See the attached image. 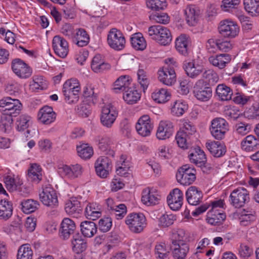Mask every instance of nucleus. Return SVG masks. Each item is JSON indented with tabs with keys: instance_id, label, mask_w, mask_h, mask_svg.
<instances>
[{
	"instance_id": "13",
	"label": "nucleus",
	"mask_w": 259,
	"mask_h": 259,
	"mask_svg": "<svg viewBox=\"0 0 259 259\" xmlns=\"http://www.w3.org/2000/svg\"><path fill=\"white\" fill-rule=\"evenodd\" d=\"M11 66L13 72L20 78H27L31 75V69L20 59H14Z\"/></svg>"
},
{
	"instance_id": "29",
	"label": "nucleus",
	"mask_w": 259,
	"mask_h": 259,
	"mask_svg": "<svg viewBox=\"0 0 259 259\" xmlns=\"http://www.w3.org/2000/svg\"><path fill=\"white\" fill-rule=\"evenodd\" d=\"M226 219V214L222 210H210L207 213V223L212 225H219Z\"/></svg>"
},
{
	"instance_id": "15",
	"label": "nucleus",
	"mask_w": 259,
	"mask_h": 259,
	"mask_svg": "<svg viewBox=\"0 0 259 259\" xmlns=\"http://www.w3.org/2000/svg\"><path fill=\"white\" fill-rule=\"evenodd\" d=\"M158 79L163 84L172 85L176 81V75L175 70L170 66L163 67L158 71Z\"/></svg>"
},
{
	"instance_id": "62",
	"label": "nucleus",
	"mask_w": 259,
	"mask_h": 259,
	"mask_svg": "<svg viewBox=\"0 0 259 259\" xmlns=\"http://www.w3.org/2000/svg\"><path fill=\"white\" fill-rule=\"evenodd\" d=\"M5 183L7 189L10 191H14L20 189L19 186H20L21 184H16L15 180L12 178L11 176H7L5 178Z\"/></svg>"
},
{
	"instance_id": "47",
	"label": "nucleus",
	"mask_w": 259,
	"mask_h": 259,
	"mask_svg": "<svg viewBox=\"0 0 259 259\" xmlns=\"http://www.w3.org/2000/svg\"><path fill=\"white\" fill-rule=\"evenodd\" d=\"M33 251L29 245L26 244L21 245L17 252V259H32Z\"/></svg>"
},
{
	"instance_id": "59",
	"label": "nucleus",
	"mask_w": 259,
	"mask_h": 259,
	"mask_svg": "<svg viewBox=\"0 0 259 259\" xmlns=\"http://www.w3.org/2000/svg\"><path fill=\"white\" fill-rule=\"evenodd\" d=\"M66 101L68 104H75L79 100V93L72 91H63Z\"/></svg>"
},
{
	"instance_id": "20",
	"label": "nucleus",
	"mask_w": 259,
	"mask_h": 259,
	"mask_svg": "<svg viewBox=\"0 0 259 259\" xmlns=\"http://www.w3.org/2000/svg\"><path fill=\"white\" fill-rule=\"evenodd\" d=\"M75 230L76 226L74 221L69 218H65L61 224L60 237L63 240H67L70 235L73 236L76 233Z\"/></svg>"
},
{
	"instance_id": "33",
	"label": "nucleus",
	"mask_w": 259,
	"mask_h": 259,
	"mask_svg": "<svg viewBox=\"0 0 259 259\" xmlns=\"http://www.w3.org/2000/svg\"><path fill=\"white\" fill-rule=\"evenodd\" d=\"M12 203L7 200H0V220L6 221L10 218L13 213Z\"/></svg>"
},
{
	"instance_id": "25",
	"label": "nucleus",
	"mask_w": 259,
	"mask_h": 259,
	"mask_svg": "<svg viewBox=\"0 0 259 259\" xmlns=\"http://www.w3.org/2000/svg\"><path fill=\"white\" fill-rule=\"evenodd\" d=\"M161 196L155 190H151L147 188L143 190L141 200L147 205H156L159 203Z\"/></svg>"
},
{
	"instance_id": "17",
	"label": "nucleus",
	"mask_w": 259,
	"mask_h": 259,
	"mask_svg": "<svg viewBox=\"0 0 259 259\" xmlns=\"http://www.w3.org/2000/svg\"><path fill=\"white\" fill-rule=\"evenodd\" d=\"M53 48L55 54L59 57L64 58L68 53V44L67 41L59 35L54 37L52 41Z\"/></svg>"
},
{
	"instance_id": "46",
	"label": "nucleus",
	"mask_w": 259,
	"mask_h": 259,
	"mask_svg": "<svg viewBox=\"0 0 259 259\" xmlns=\"http://www.w3.org/2000/svg\"><path fill=\"white\" fill-rule=\"evenodd\" d=\"M78 155L84 159H90L94 154L92 147L88 144H82L76 147Z\"/></svg>"
},
{
	"instance_id": "2",
	"label": "nucleus",
	"mask_w": 259,
	"mask_h": 259,
	"mask_svg": "<svg viewBox=\"0 0 259 259\" xmlns=\"http://www.w3.org/2000/svg\"><path fill=\"white\" fill-rule=\"evenodd\" d=\"M149 35L160 44L166 46L170 44L172 36L169 30L162 25H153L148 29Z\"/></svg>"
},
{
	"instance_id": "48",
	"label": "nucleus",
	"mask_w": 259,
	"mask_h": 259,
	"mask_svg": "<svg viewBox=\"0 0 259 259\" xmlns=\"http://www.w3.org/2000/svg\"><path fill=\"white\" fill-rule=\"evenodd\" d=\"M111 141L109 138L107 137H102L99 139L98 146L99 149L106 154L113 156L114 152L111 150Z\"/></svg>"
},
{
	"instance_id": "23",
	"label": "nucleus",
	"mask_w": 259,
	"mask_h": 259,
	"mask_svg": "<svg viewBox=\"0 0 259 259\" xmlns=\"http://www.w3.org/2000/svg\"><path fill=\"white\" fill-rule=\"evenodd\" d=\"M186 197L188 202L192 205H197L202 201V192L197 187L190 186L186 192Z\"/></svg>"
},
{
	"instance_id": "61",
	"label": "nucleus",
	"mask_w": 259,
	"mask_h": 259,
	"mask_svg": "<svg viewBox=\"0 0 259 259\" xmlns=\"http://www.w3.org/2000/svg\"><path fill=\"white\" fill-rule=\"evenodd\" d=\"M149 18L151 20H154L156 22L162 24H167L169 21V17L166 13L159 14L156 13L151 15Z\"/></svg>"
},
{
	"instance_id": "18",
	"label": "nucleus",
	"mask_w": 259,
	"mask_h": 259,
	"mask_svg": "<svg viewBox=\"0 0 259 259\" xmlns=\"http://www.w3.org/2000/svg\"><path fill=\"white\" fill-rule=\"evenodd\" d=\"M153 127L150 118L147 115L141 116L136 125L137 132L143 137L149 136L153 129Z\"/></svg>"
},
{
	"instance_id": "56",
	"label": "nucleus",
	"mask_w": 259,
	"mask_h": 259,
	"mask_svg": "<svg viewBox=\"0 0 259 259\" xmlns=\"http://www.w3.org/2000/svg\"><path fill=\"white\" fill-rule=\"evenodd\" d=\"M138 80L143 90L145 91L148 87L149 80L147 77L146 72L142 69H139L137 72Z\"/></svg>"
},
{
	"instance_id": "35",
	"label": "nucleus",
	"mask_w": 259,
	"mask_h": 259,
	"mask_svg": "<svg viewBox=\"0 0 259 259\" xmlns=\"http://www.w3.org/2000/svg\"><path fill=\"white\" fill-rule=\"evenodd\" d=\"M131 85L132 81L129 79L128 76H121L114 82L113 90L116 93L124 92L131 87Z\"/></svg>"
},
{
	"instance_id": "16",
	"label": "nucleus",
	"mask_w": 259,
	"mask_h": 259,
	"mask_svg": "<svg viewBox=\"0 0 259 259\" xmlns=\"http://www.w3.org/2000/svg\"><path fill=\"white\" fill-rule=\"evenodd\" d=\"M111 162L105 156L100 157L95 163V168L97 175L102 178H105L109 175L111 169Z\"/></svg>"
},
{
	"instance_id": "53",
	"label": "nucleus",
	"mask_w": 259,
	"mask_h": 259,
	"mask_svg": "<svg viewBox=\"0 0 259 259\" xmlns=\"http://www.w3.org/2000/svg\"><path fill=\"white\" fill-rule=\"evenodd\" d=\"M46 83L41 76H34L30 82V87L33 91L38 90H42L46 88Z\"/></svg>"
},
{
	"instance_id": "55",
	"label": "nucleus",
	"mask_w": 259,
	"mask_h": 259,
	"mask_svg": "<svg viewBox=\"0 0 259 259\" xmlns=\"http://www.w3.org/2000/svg\"><path fill=\"white\" fill-rule=\"evenodd\" d=\"M85 214L87 218L95 220L100 217L101 212L94 207L93 204H89L85 207Z\"/></svg>"
},
{
	"instance_id": "21",
	"label": "nucleus",
	"mask_w": 259,
	"mask_h": 259,
	"mask_svg": "<svg viewBox=\"0 0 259 259\" xmlns=\"http://www.w3.org/2000/svg\"><path fill=\"white\" fill-rule=\"evenodd\" d=\"M173 132L172 123L169 120H162L159 124L156 135L159 140H165L169 138Z\"/></svg>"
},
{
	"instance_id": "11",
	"label": "nucleus",
	"mask_w": 259,
	"mask_h": 259,
	"mask_svg": "<svg viewBox=\"0 0 259 259\" xmlns=\"http://www.w3.org/2000/svg\"><path fill=\"white\" fill-rule=\"evenodd\" d=\"M218 29L222 36L228 38L236 37L239 32V27L237 23L228 19L222 21Z\"/></svg>"
},
{
	"instance_id": "39",
	"label": "nucleus",
	"mask_w": 259,
	"mask_h": 259,
	"mask_svg": "<svg viewBox=\"0 0 259 259\" xmlns=\"http://www.w3.org/2000/svg\"><path fill=\"white\" fill-rule=\"evenodd\" d=\"M80 227L81 233L85 237H91L97 231L96 225L92 221H84L80 224Z\"/></svg>"
},
{
	"instance_id": "54",
	"label": "nucleus",
	"mask_w": 259,
	"mask_h": 259,
	"mask_svg": "<svg viewBox=\"0 0 259 259\" xmlns=\"http://www.w3.org/2000/svg\"><path fill=\"white\" fill-rule=\"evenodd\" d=\"M187 105L181 101H176L171 109L172 114L177 116L182 115L187 109Z\"/></svg>"
},
{
	"instance_id": "6",
	"label": "nucleus",
	"mask_w": 259,
	"mask_h": 259,
	"mask_svg": "<svg viewBox=\"0 0 259 259\" xmlns=\"http://www.w3.org/2000/svg\"><path fill=\"white\" fill-rule=\"evenodd\" d=\"M209 131L211 136L216 140H221L224 138L229 131V124L224 118L216 117L211 121Z\"/></svg>"
},
{
	"instance_id": "10",
	"label": "nucleus",
	"mask_w": 259,
	"mask_h": 259,
	"mask_svg": "<svg viewBox=\"0 0 259 259\" xmlns=\"http://www.w3.org/2000/svg\"><path fill=\"white\" fill-rule=\"evenodd\" d=\"M107 42L109 46L117 51L122 50L125 44V39L122 33L116 28L110 29L107 36Z\"/></svg>"
},
{
	"instance_id": "28",
	"label": "nucleus",
	"mask_w": 259,
	"mask_h": 259,
	"mask_svg": "<svg viewBox=\"0 0 259 259\" xmlns=\"http://www.w3.org/2000/svg\"><path fill=\"white\" fill-rule=\"evenodd\" d=\"M206 146L210 153L215 157H222L226 152V147L225 144L221 142L213 141L206 143Z\"/></svg>"
},
{
	"instance_id": "8",
	"label": "nucleus",
	"mask_w": 259,
	"mask_h": 259,
	"mask_svg": "<svg viewBox=\"0 0 259 259\" xmlns=\"http://www.w3.org/2000/svg\"><path fill=\"white\" fill-rule=\"evenodd\" d=\"M249 201V192L243 187L234 190L230 195V203L236 208L243 207Z\"/></svg>"
},
{
	"instance_id": "58",
	"label": "nucleus",
	"mask_w": 259,
	"mask_h": 259,
	"mask_svg": "<svg viewBox=\"0 0 259 259\" xmlns=\"http://www.w3.org/2000/svg\"><path fill=\"white\" fill-rule=\"evenodd\" d=\"M240 3V0H223L221 8L224 11H230L236 9Z\"/></svg>"
},
{
	"instance_id": "27",
	"label": "nucleus",
	"mask_w": 259,
	"mask_h": 259,
	"mask_svg": "<svg viewBox=\"0 0 259 259\" xmlns=\"http://www.w3.org/2000/svg\"><path fill=\"white\" fill-rule=\"evenodd\" d=\"M65 210L68 214L77 217L82 212V206L76 198L72 197L65 203Z\"/></svg>"
},
{
	"instance_id": "34",
	"label": "nucleus",
	"mask_w": 259,
	"mask_h": 259,
	"mask_svg": "<svg viewBox=\"0 0 259 259\" xmlns=\"http://www.w3.org/2000/svg\"><path fill=\"white\" fill-rule=\"evenodd\" d=\"M183 67L188 76L191 78L196 77L202 72V68L200 66L195 65L193 62L185 61Z\"/></svg>"
},
{
	"instance_id": "3",
	"label": "nucleus",
	"mask_w": 259,
	"mask_h": 259,
	"mask_svg": "<svg viewBox=\"0 0 259 259\" xmlns=\"http://www.w3.org/2000/svg\"><path fill=\"white\" fill-rule=\"evenodd\" d=\"M39 196L40 201L44 205L51 208L58 206V200L56 192L50 185L42 186Z\"/></svg>"
},
{
	"instance_id": "19",
	"label": "nucleus",
	"mask_w": 259,
	"mask_h": 259,
	"mask_svg": "<svg viewBox=\"0 0 259 259\" xmlns=\"http://www.w3.org/2000/svg\"><path fill=\"white\" fill-rule=\"evenodd\" d=\"M183 200V192L178 188L172 190L167 196V202L171 209L179 210L182 206Z\"/></svg>"
},
{
	"instance_id": "7",
	"label": "nucleus",
	"mask_w": 259,
	"mask_h": 259,
	"mask_svg": "<svg viewBox=\"0 0 259 259\" xmlns=\"http://www.w3.org/2000/svg\"><path fill=\"white\" fill-rule=\"evenodd\" d=\"M146 221L143 214L133 213L126 217L125 222L131 231L139 233L146 227Z\"/></svg>"
},
{
	"instance_id": "60",
	"label": "nucleus",
	"mask_w": 259,
	"mask_h": 259,
	"mask_svg": "<svg viewBox=\"0 0 259 259\" xmlns=\"http://www.w3.org/2000/svg\"><path fill=\"white\" fill-rule=\"evenodd\" d=\"M112 224L111 218H104L99 221V229L103 232H107L111 229Z\"/></svg>"
},
{
	"instance_id": "43",
	"label": "nucleus",
	"mask_w": 259,
	"mask_h": 259,
	"mask_svg": "<svg viewBox=\"0 0 259 259\" xmlns=\"http://www.w3.org/2000/svg\"><path fill=\"white\" fill-rule=\"evenodd\" d=\"M22 211L27 214L34 212L38 209L39 203L37 200L33 199L24 200L21 202Z\"/></svg>"
},
{
	"instance_id": "32",
	"label": "nucleus",
	"mask_w": 259,
	"mask_h": 259,
	"mask_svg": "<svg viewBox=\"0 0 259 259\" xmlns=\"http://www.w3.org/2000/svg\"><path fill=\"white\" fill-rule=\"evenodd\" d=\"M241 149L246 152L254 151L259 148L258 140L254 136H246L241 143Z\"/></svg>"
},
{
	"instance_id": "4",
	"label": "nucleus",
	"mask_w": 259,
	"mask_h": 259,
	"mask_svg": "<svg viewBox=\"0 0 259 259\" xmlns=\"http://www.w3.org/2000/svg\"><path fill=\"white\" fill-rule=\"evenodd\" d=\"M193 94L197 100L201 102L209 101L212 95V90L209 83L203 79L196 81L193 87Z\"/></svg>"
},
{
	"instance_id": "24",
	"label": "nucleus",
	"mask_w": 259,
	"mask_h": 259,
	"mask_svg": "<svg viewBox=\"0 0 259 259\" xmlns=\"http://www.w3.org/2000/svg\"><path fill=\"white\" fill-rule=\"evenodd\" d=\"M37 116L40 122L50 124L56 119V114L51 107L45 106L39 110Z\"/></svg>"
},
{
	"instance_id": "9",
	"label": "nucleus",
	"mask_w": 259,
	"mask_h": 259,
	"mask_svg": "<svg viewBox=\"0 0 259 259\" xmlns=\"http://www.w3.org/2000/svg\"><path fill=\"white\" fill-rule=\"evenodd\" d=\"M189 158L191 162L201 167L204 172H208L210 169L211 167L207 163L205 154L200 147H197L194 148L192 152L189 154Z\"/></svg>"
},
{
	"instance_id": "12",
	"label": "nucleus",
	"mask_w": 259,
	"mask_h": 259,
	"mask_svg": "<svg viewBox=\"0 0 259 259\" xmlns=\"http://www.w3.org/2000/svg\"><path fill=\"white\" fill-rule=\"evenodd\" d=\"M117 115V111L111 104L106 105L102 109L100 116L101 122L104 126L110 128L115 121Z\"/></svg>"
},
{
	"instance_id": "37",
	"label": "nucleus",
	"mask_w": 259,
	"mask_h": 259,
	"mask_svg": "<svg viewBox=\"0 0 259 259\" xmlns=\"http://www.w3.org/2000/svg\"><path fill=\"white\" fill-rule=\"evenodd\" d=\"M133 48L138 51H143L146 48V42L141 33L133 34L130 38Z\"/></svg>"
},
{
	"instance_id": "57",
	"label": "nucleus",
	"mask_w": 259,
	"mask_h": 259,
	"mask_svg": "<svg viewBox=\"0 0 259 259\" xmlns=\"http://www.w3.org/2000/svg\"><path fill=\"white\" fill-rule=\"evenodd\" d=\"M125 158L124 155H121L120 157V160L117 163V167L116 168V173L118 175L121 176H125L128 174V170L130 166L126 164L125 161Z\"/></svg>"
},
{
	"instance_id": "42",
	"label": "nucleus",
	"mask_w": 259,
	"mask_h": 259,
	"mask_svg": "<svg viewBox=\"0 0 259 259\" xmlns=\"http://www.w3.org/2000/svg\"><path fill=\"white\" fill-rule=\"evenodd\" d=\"M152 99L158 103H164L169 100L170 94L167 89L161 88L157 89L152 94Z\"/></svg>"
},
{
	"instance_id": "64",
	"label": "nucleus",
	"mask_w": 259,
	"mask_h": 259,
	"mask_svg": "<svg viewBox=\"0 0 259 259\" xmlns=\"http://www.w3.org/2000/svg\"><path fill=\"white\" fill-rule=\"evenodd\" d=\"M183 132H178L176 136L178 146L183 149H187L188 148L187 144V137Z\"/></svg>"
},
{
	"instance_id": "14",
	"label": "nucleus",
	"mask_w": 259,
	"mask_h": 259,
	"mask_svg": "<svg viewBox=\"0 0 259 259\" xmlns=\"http://www.w3.org/2000/svg\"><path fill=\"white\" fill-rule=\"evenodd\" d=\"M58 173L62 177L74 179L81 175L82 167L78 164L70 166L63 165L58 168Z\"/></svg>"
},
{
	"instance_id": "36",
	"label": "nucleus",
	"mask_w": 259,
	"mask_h": 259,
	"mask_svg": "<svg viewBox=\"0 0 259 259\" xmlns=\"http://www.w3.org/2000/svg\"><path fill=\"white\" fill-rule=\"evenodd\" d=\"M176 49L182 55H188L189 40L185 34H181L176 39Z\"/></svg>"
},
{
	"instance_id": "52",
	"label": "nucleus",
	"mask_w": 259,
	"mask_h": 259,
	"mask_svg": "<svg viewBox=\"0 0 259 259\" xmlns=\"http://www.w3.org/2000/svg\"><path fill=\"white\" fill-rule=\"evenodd\" d=\"M75 93H80V86L78 81L75 78L67 80L63 84V91H72Z\"/></svg>"
},
{
	"instance_id": "30",
	"label": "nucleus",
	"mask_w": 259,
	"mask_h": 259,
	"mask_svg": "<svg viewBox=\"0 0 259 259\" xmlns=\"http://www.w3.org/2000/svg\"><path fill=\"white\" fill-rule=\"evenodd\" d=\"M208 60L212 65L219 69H223L231 61V56L228 54H221L215 56L210 57Z\"/></svg>"
},
{
	"instance_id": "49",
	"label": "nucleus",
	"mask_w": 259,
	"mask_h": 259,
	"mask_svg": "<svg viewBox=\"0 0 259 259\" xmlns=\"http://www.w3.org/2000/svg\"><path fill=\"white\" fill-rule=\"evenodd\" d=\"M245 10L249 13H259V0H244Z\"/></svg>"
},
{
	"instance_id": "51",
	"label": "nucleus",
	"mask_w": 259,
	"mask_h": 259,
	"mask_svg": "<svg viewBox=\"0 0 259 259\" xmlns=\"http://www.w3.org/2000/svg\"><path fill=\"white\" fill-rule=\"evenodd\" d=\"M146 5L148 8L156 11L163 10L167 6L166 0H147Z\"/></svg>"
},
{
	"instance_id": "50",
	"label": "nucleus",
	"mask_w": 259,
	"mask_h": 259,
	"mask_svg": "<svg viewBox=\"0 0 259 259\" xmlns=\"http://www.w3.org/2000/svg\"><path fill=\"white\" fill-rule=\"evenodd\" d=\"M176 220V215L172 213L165 212L159 218V223L161 226L166 228L172 225Z\"/></svg>"
},
{
	"instance_id": "1",
	"label": "nucleus",
	"mask_w": 259,
	"mask_h": 259,
	"mask_svg": "<svg viewBox=\"0 0 259 259\" xmlns=\"http://www.w3.org/2000/svg\"><path fill=\"white\" fill-rule=\"evenodd\" d=\"M0 107L5 108L4 111L6 114L1 118L0 127L2 131L8 132L12 128V116L16 117L20 113L22 105L19 100L7 97L0 100Z\"/></svg>"
},
{
	"instance_id": "5",
	"label": "nucleus",
	"mask_w": 259,
	"mask_h": 259,
	"mask_svg": "<svg viewBox=\"0 0 259 259\" xmlns=\"http://www.w3.org/2000/svg\"><path fill=\"white\" fill-rule=\"evenodd\" d=\"M196 175V170L194 167L185 164L178 169L176 178L181 185L188 186L195 181Z\"/></svg>"
},
{
	"instance_id": "22",
	"label": "nucleus",
	"mask_w": 259,
	"mask_h": 259,
	"mask_svg": "<svg viewBox=\"0 0 259 259\" xmlns=\"http://www.w3.org/2000/svg\"><path fill=\"white\" fill-rule=\"evenodd\" d=\"M169 250L172 251L173 256L176 259H184L189 251V247L187 244H181L176 241H172L169 244Z\"/></svg>"
},
{
	"instance_id": "41",
	"label": "nucleus",
	"mask_w": 259,
	"mask_h": 259,
	"mask_svg": "<svg viewBox=\"0 0 259 259\" xmlns=\"http://www.w3.org/2000/svg\"><path fill=\"white\" fill-rule=\"evenodd\" d=\"M215 93L220 99L223 101L231 100L233 95L231 89L224 84H219L216 88Z\"/></svg>"
},
{
	"instance_id": "44",
	"label": "nucleus",
	"mask_w": 259,
	"mask_h": 259,
	"mask_svg": "<svg viewBox=\"0 0 259 259\" xmlns=\"http://www.w3.org/2000/svg\"><path fill=\"white\" fill-rule=\"evenodd\" d=\"M76 44L80 47L86 46L90 41V37L87 31L82 28L77 29L75 37Z\"/></svg>"
},
{
	"instance_id": "63",
	"label": "nucleus",
	"mask_w": 259,
	"mask_h": 259,
	"mask_svg": "<svg viewBox=\"0 0 259 259\" xmlns=\"http://www.w3.org/2000/svg\"><path fill=\"white\" fill-rule=\"evenodd\" d=\"M169 252L163 245L158 244L155 246V253L158 255V259H167Z\"/></svg>"
},
{
	"instance_id": "45",
	"label": "nucleus",
	"mask_w": 259,
	"mask_h": 259,
	"mask_svg": "<svg viewBox=\"0 0 259 259\" xmlns=\"http://www.w3.org/2000/svg\"><path fill=\"white\" fill-rule=\"evenodd\" d=\"M123 94V98L124 101L129 104H133L137 102L140 98V95L138 91L133 89L132 87L126 89Z\"/></svg>"
},
{
	"instance_id": "38",
	"label": "nucleus",
	"mask_w": 259,
	"mask_h": 259,
	"mask_svg": "<svg viewBox=\"0 0 259 259\" xmlns=\"http://www.w3.org/2000/svg\"><path fill=\"white\" fill-rule=\"evenodd\" d=\"M28 179L36 184L42 179L41 168L36 163L32 164L28 170Z\"/></svg>"
},
{
	"instance_id": "40",
	"label": "nucleus",
	"mask_w": 259,
	"mask_h": 259,
	"mask_svg": "<svg viewBox=\"0 0 259 259\" xmlns=\"http://www.w3.org/2000/svg\"><path fill=\"white\" fill-rule=\"evenodd\" d=\"M31 117L27 114L20 115L16 122L17 130L19 132H23L27 130V134H29L30 131L27 128L31 123Z\"/></svg>"
},
{
	"instance_id": "31",
	"label": "nucleus",
	"mask_w": 259,
	"mask_h": 259,
	"mask_svg": "<svg viewBox=\"0 0 259 259\" xmlns=\"http://www.w3.org/2000/svg\"><path fill=\"white\" fill-rule=\"evenodd\" d=\"M71 245L72 250L77 254H79L84 251L87 246L86 241L78 232L73 236Z\"/></svg>"
},
{
	"instance_id": "26",
	"label": "nucleus",
	"mask_w": 259,
	"mask_h": 259,
	"mask_svg": "<svg viewBox=\"0 0 259 259\" xmlns=\"http://www.w3.org/2000/svg\"><path fill=\"white\" fill-rule=\"evenodd\" d=\"M200 14L199 9L195 5H189L185 10L186 20L190 26H195Z\"/></svg>"
}]
</instances>
